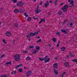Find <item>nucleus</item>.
<instances>
[{"mask_svg": "<svg viewBox=\"0 0 77 77\" xmlns=\"http://www.w3.org/2000/svg\"><path fill=\"white\" fill-rule=\"evenodd\" d=\"M38 34V32L34 33L31 32L29 34V35H26V37L28 38H29V39H30V36H36Z\"/></svg>", "mask_w": 77, "mask_h": 77, "instance_id": "f257e3e1", "label": "nucleus"}, {"mask_svg": "<svg viewBox=\"0 0 77 77\" xmlns=\"http://www.w3.org/2000/svg\"><path fill=\"white\" fill-rule=\"evenodd\" d=\"M20 55L18 54H16L14 55V59L16 61H19L20 59Z\"/></svg>", "mask_w": 77, "mask_h": 77, "instance_id": "f03ea898", "label": "nucleus"}, {"mask_svg": "<svg viewBox=\"0 0 77 77\" xmlns=\"http://www.w3.org/2000/svg\"><path fill=\"white\" fill-rule=\"evenodd\" d=\"M64 7L62 8V10L64 12H67V9L68 8V5H65L64 6Z\"/></svg>", "mask_w": 77, "mask_h": 77, "instance_id": "7ed1b4c3", "label": "nucleus"}, {"mask_svg": "<svg viewBox=\"0 0 77 77\" xmlns=\"http://www.w3.org/2000/svg\"><path fill=\"white\" fill-rule=\"evenodd\" d=\"M17 6H19V7H22L23 5V3L22 2L19 1L17 2Z\"/></svg>", "mask_w": 77, "mask_h": 77, "instance_id": "20e7f679", "label": "nucleus"}, {"mask_svg": "<svg viewBox=\"0 0 77 77\" xmlns=\"http://www.w3.org/2000/svg\"><path fill=\"white\" fill-rule=\"evenodd\" d=\"M69 30V29L67 28L66 30H65L64 29H61V32L62 33H65V34H67L68 33V32H67L66 31H68Z\"/></svg>", "mask_w": 77, "mask_h": 77, "instance_id": "39448f33", "label": "nucleus"}, {"mask_svg": "<svg viewBox=\"0 0 77 77\" xmlns=\"http://www.w3.org/2000/svg\"><path fill=\"white\" fill-rule=\"evenodd\" d=\"M27 74L26 75L27 77H29V76H30L31 74H32V71L31 70H29V71H27L26 72Z\"/></svg>", "mask_w": 77, "mask_h": 77, "instance_id": "423d86ee", "label": "nucleus"}, {"mask_svg": "<svg viewBox=\"0 0 77 77\" xmlns=\"http://www.w3.org/2000/svg\"><path fill=\"white\" fill-rule=\"evenodd\" d=\"M38 8H39V7L38 6L37 7V8L36 11V14H39V12H42V10H41L40 9H38Z\"/></svg>", "mask_w": 77, "mask_h": 77, "instance_id": "0eeeda50", "label": "nucleus"}, {"mask_svg": "<svg viewBox=\"0 0 77 77\" xmlns=\"http://www.w3.org/2000/svg\"><path fill=\"white\" fill-rule=\"evenodd\" d=\"M58 64H57V63H54V64L53 65V67L54 68H55L56 69H57L58 68Z\"/></svg>", "mask_w": 77, "mask_h": 77, "instance_id": "6e6552de", "label": "nucleus"}, {"mask_svg": "<svg viewBox=\"0 0 77 77\" xmlns=\"http://www.w3.org/2000/svg\"><path fill=\"white\" fill-rule=\"evenodd\" d=\"M64 65L66 67H68L69 65V63L68 62H66L65 63Z\"/></svg>", "mask_w": 77, "mask_h": 77, "instance_id": "1a4fd4ad", "label": "nucleus"}, {"mask_svg": "<svg viewBox=\"0 0 77 77\" xmlns=\"http://www.w3.org/2000/svg\"><path fill=\"white\" fill-rule=\"evenodd\" d=\"M50 60V58H49L48 59H45V60L44 61V62L45 63H47V62H49V61Z\"/></svg>", "mask_w": 77, "mask_h": 77, "instance_id": "9d476101", "label": "nucleus"}, {"mask_svg": "<svg viewBox=\"0 0 77 77\" xmlns=\"http://www.w3.org/2000/svg\"><path fill=\"white\" fill-rule=\"evenodd\" d=\"M54 72L55 73V74L56 75V74H58V72L57 71V70H56V69H53Z\"/></svg>", "mask_w": 77, "mask_h": 77, "instance_id": "9b49d317", "label": "nucleus"}, {"mask_svg": "<svg viewBox=\"0 0 77 77\" xmlns=\"http://www.w3.org/2000/svg\"><path fill=\"white\" fill-rule=\"evenodd\" d=\"M6 36L9 37L11 36V32H7L6 33Z\"/></svg>", "mask_w": 77, "mask_h": 77, "instance_id": "f8f14e48", "label": "nucleus"}, {"mask_svg": "<svg viewBox=\"0 0 77 77\" xmlns=\"http://www.w3.org/2000/svg\"><path fill=\"white\" fill-rule=\"evenodd\" d=\"M19 10L18 9H15L14 11V13H16V14H17V13H18L19 12Z\"/></svg>", "mask_w": 77, "mask_h": 77, "instance_id": "ddd939ff", "label": "nucleus"}, {"mask_svg": "<svg viewBox=\"0 0 77 77\" xmlns=\"http://www.w3.org/2000/svg\"><path fill=\"white\" fill-rule=\"evenodd\" d=\"M20 66H23V64H20L19 65H18L17 66H16L15 68H19Z\"/></svg>", "mask_w": 77, "mask_h": 77, "instance_id": "4468645a", "label": "nucleus"}, {"mask_svg": "<svg viewBox=\"0 0 77 77\" xmlns=\"http://www.w3.org/2000/svg\"><path fill=\"white\" fill-rule=\"evenodd\" d=\"M11 62L12 61H10L9 62H7L6 63H5V65H11Z\"/></svg>", "mask_w": 77, "mask_h": 77, "instance_id": "2eb2a0df", "label": "nucleus"}, {"mask_svg": "<svg viewBox=\"0 0 77 77\" xmlns=\"http://www.w3.org/2000/svg\"><path fill=\"white\" fill-rule=\"evenodd\" d=\"M17 71H13L11 72V74L12 75H13V74H17Z\"/></svg>", "mask_w": 77, "mask_h": 77, "instance_id": "dca6fc26", "label": "nucleus"}, {"mask_svg": "<svg viewBox=\"0 0 77 77\" xmlns=\"http://www.w3.org/2000/svg\"><path fill=\"white\" fill-rule=\"evenodd\" d=\"M29 49H33V48H34V46L33 45L29 46Z\"/></svg>", "mask_w": 77, "mask_h": 77, "instance_id": "f3484780", "label": "nucleus"}, {"mask_svg": "<svg viewBox=\"0 0 77 77\" xmlns=\"http://www.w3.org/2000/svg\"><path fill=\"white\" fill-rule=\"evenodd\" d=\"M66 49V48L64 47H63L61 48V50L63 51L64 50H65Z\"/></svg>", "mask_w": 77, "mask_h": 77, "instance_id": "a211bd4d", "label": "nucleus"}, {"mask_svg": "<svg viewBox=\"0 0 77 77\" xmlns=\"http://www.w3.org/2000/svg\"><path fill=\"white\" fill-rule=\"evenodd\" d=\"M39 60H40V61H42L43 60H45V58H44L41 59V57H39Z\"/></svg>", "mask_w": 77, "mask_h": 77, "instance_id": "6ab92c4d", "label": "nucleus"}, {"mask_svg": "<svg viewBox=\"0 0 77 77\" xmlns=\"http://www.w3.org/2000/svg\"><path fill=\"white\" fill-rule=\"evenodd\" d=\"M58 14L59 15H61L62 14V11H58Z\"/></svg>", "mask_w": 77, "mask_h": 77, "instance_id": "aec40b11", "label": "nucleus"}, {"mask_svg": "<svg viewBox=\"0 0 77 77\" xmlns=\"http://www.w3.org/2000/svg\"><path fill=\"white\" fill-rule=\"evenodd\" d=\"M26 60H31V58H30V57L29 56H28L27 58H26Z\"/></svg>", "mask_w": 77, "mask_h": 77, "instance_id": "412c9836", "label": "nucleus"}, {"mask_svg": "<svg viewBox=\"0 0 77 77\" xmlns=\"http://www.w3.org/2000/svg\"><path fill=\"white\" fill-rule=\"evenodd\" d=\"M66 72H63L62 74L61 75V77H63L64 76V75L66 74Z\"/></svg>", "mask_w": 77, "mask_h": 77, "instance_id": "4be33fe9", "label": "nucleus"}, {"mask_svg": "<svg viewBox=\"0 0 77 77\" xmlns=\"http://www.w3.org/2000/svg\"><path fill=\"white\" fill-rule=\"evenodd\" d=\"M41 42V39H40L37 41V44H38V43H39V42Z\"/></svg>", "mask_w": 77, "mask_h": 77, "instance_id": "5701e85b", "label": "nucleus"}, {"mask_svg": "<svg viewBox=\"0 0 77 77\" xmlns=\"http://www.w3.org/2000/svg\"><path fill=\"white\" fill-rule=\"evenodd\" d=\"M52 41L53 42H56V39L55 38H53L52 39Z\"/></svg>", "mask_w": 77, "mask_h": 77, "instance_id": "b1692460", "label": "nucleus"}, {"mask_svg": "<svg viewBox=\"0 0 77 77\" xmlns=\"http://www.w3.org/2000/svg\"><path fill=\"white\" fill-rule=\"evenodd\" d=\"M49 5V3H46L45 5V7H47Z\"/></svg>", "mask_w": 77, "mask_h": 77, "instance_id": "393cba45", "label": "nucleus"}, {"mask_svg": "<svg viewBox=\"0 0 77 77\" xmlns=\"http://www.w3.org/2000/svg\"><path fill=\"white\" fill-rule=\"evenodd\" d=\"M27 21H31V17H28L27 18Z\"/></svg>", "mask_w": 77, "mask_h": 77, "instance_id": "a878e982", "label": "nucleus"}, {"mask_svg": "<svg viewBox=\"0 0 77 77\" xmlns=\"http://www.w3.org/2000/svg\"><path fill=\"white\" fill-rule=\"evenodd\" d=\"M19 11H20L19 12H20V13H23V12H24V11H23V10L21 9H20L19 10Z\"/></svg>", "mask_w": 77, "mask_h": 77, "instance_id": "bb28decb", "label": "nucleus"}, {"mask_svg": "<svg viewBox=\"0 0 77 77\" xmlns=\"http://www.w3.org/2000/svg\"><path fill=\"white\" fill-rule=\"evenodd\" d=\"M19 72H23V69L21 68L19 69Z\"/></svg>", "mask_w": 77, "mask_h": 77, "instance_id": "cd10ccee", "label": "nucleus"}, {"mask_svg": "<svg viewBox=\"0 0 77 77\" xmlns=\"http://www.w3.org/2000/svg\"><path fill=\"white\" fill-rule=\"evenodd\" d=\"M24 15H25V17H29V15L27 14V13L26 12L25 13Z\"/></svg>", "mask_w": 77, "mask_h": 77, "instance_id": "c85d7f7f", "label": "nucleus"}, {"mask_svg": "<svg viewBox=\"0 0 77 77\" xmlns=\"http://www.w3.org/2000/svg\"><path fill=\"white\" fill-rule=\"evenodd\" d=\"M2 41L4 43V44H7V42H5V39H3Z\"/></svg>", "mask_w": 77, "mask_h": 77, "instance_id": "c756f323", "label": "nucleus"}, {"mask_svg": "<svg viewBox=\"0 0 77 77\" xmlns=\"http://www.w3.org/2000/svg\"><path fill=\"white\" fill-rule=\"evenodd\" d=\"M8 76L6 75H2L1 77H7Z\"/></svg>", "mask_w": 77, "mask_h": 77, "instance_id": "7c9ffc66", "label": "nucleus"}, {"mask_svg": "<svg viewBox=\"0 0 77 77\" xmlns=\"http://www.w3.org/2000/svg\"><path fill=\"white\" fill-rule=\"evenodd\" d=\"M56 35H58V36H59L60 37L61 36V35H60V32H58L57 33H56Z\"/></svg>", "mask_w": 77, "mask_h": 77, "instance_id": "2f4dec72", "label": "nucleus"}, {"mask_svg": "<svg viewBox=\"0 0 77 77\" xmlns=\"http://www.w3.org/2000/svg\"><path fill=\"white\" fill-rule=\"evenodd\" d=\"M41 20L42 22H45V19H41Z\"/></svg>", "mask_w": 77, "mask_h": 77, "instance_id": "473e14b6", "label": "nucleus"}, {"mask_svg": "<svg viewBox=\"0 0 77 77\" xmlns=\"http://www.w3.org/2000/svg\"><path fill=\"white\" fill-rule=\"evenodd\" d=\"M48 55H46L45 57V59H48Z\"/></svg>", "mask_w": 77, "mask_h": 77, "instance_id": "72a5a7b5", "label": "nucleus"}, {"mask_svg": "<svg viewBox=\"0 0 77 77\" xmlns=\"http://www.w3.org/2000/svg\"><path fill=\"white\" fill-rule=\"evenodd\" d=\"M74 3V1L72 0L71 1V2H70V5H71V4H73Z\"/></svg>", "mask_w": 77, "mask_h": 77, "instance_id": "f704fd0d", "label": "nucleus"}, {"mask_svg": "<svg viewBox=\"0 0 77 77\" xmlns=\"http://www.w3.org/2000/svg\"><path fill=\"white\" fill-rule=\"evenodd\" d=\"M36 48L37 50H39L40 49L39 47L38 46H37Z\"/></svg>", "mask_w": 77, "mask_h": 77, "instance_id": "c9c22d12", "label": "nucleus"}, {"mask_svg": "<svg viewBox=\"0 0 77 77\" xmlns=\"http://www.w3.org/2000/svg\"><path fill=\"white\" fill-rule=\"evenodd\" d=\"M73 25V23H71L70 24V27H72V26Z\"/></svg>", "mask_w": 77, "mask_h": 77, "instance_id": "e433bc0d", "label": "nucleus"}, {"mask_svg": "<svg viewBox=\"0 0 77 77\" xmlns=\"http://www.w3.org/2000/svg\"><path fill=\"white\" fill-rule=\"evenodd\" d=\"M75 6L74 4H73V5H72L71 6H69V8L70 9V8H71V7H72V6Z\"/></svg>", "mask_w": 77, "mask_h": 77, "instance_id": "4c0bfd02", "label": "nucleus"}, {"mask_svg": "<svg viewBox=\"0 0 77 77\" xmlns=\"http://www.w3.org/2000/svg\"><path fill=\"white\" fill-rule=\"evenodd\" d=\"M17 2L18 1L17 0H14L13 3H15Z\"/></svg>", "mask_w": 77, "mask_h": 77, "instance_id": "58836bf2", "label": "nucleus"}, {"mask_svg": "<svg viewBox=\"0 0 77 77\" xmlns=\"http://www.w3.org/2000/svg\"><path fill=\"white\" fill-rule=\"evenodd\" d=\"M18 26V24L16 23L15 25V27H17Z\"/></svg>", "mask_w": 77, "mask_h": 77, "instance_id": "ea45409f", "label": "nucleus"}, {"mask_svg": "<svg viewBox=\"0 0 77 77\" xmlns=\"http://www.w3.org/2000/svg\"><path fill=\"white\" fill-rule=\"evenodd\" d=\"M36 53H37V51H36V50L35 51H33V53L34 54H36Z\"/></svg>", "mask_w": 77, "mask_h": 77, "instance_id": "a19ab883", "label": "nucleus"}, {"mask_svg": "<svg viewBox=\"0 0 77 77\" xmlns=\"http://www.w3.org/2000/svg\"><path fill=\"white\" fill-rule=\"evenodd\" d=\"M42 3H43V2H42V1H41V2L40 3V5H41V6H42Z\"/></svg>", "mask_w": 77, "mask_h": 77, "instance_id": "79ce46f5", "label": "nucleus"}, {"mask_svg": "<svg viewBox=\"0 0 77 77\" xmlns=\"http://www.w3.org/2000/svg\"><path fill=\"white\" fill-rule=\"evenodd\" d=\"M4 56H5V54H3L1 57H0V59H2V58L3 57H4Z\"/></svg>", "mask_w": 77, "mask_h": 77, "instance_id": "37998d69", "label": "nucleus"}, {"mask_svg": "<svg viewBox=\"0 0 77 77\" xmlns=\"http://www.w3.org/2000/svg\"><path fill=\"white\" fill-rule=\"evenodd\" d=\"M69 55H67V56L66 57V59H69Z\"/></svg>", "mask_w": 77, "mask_h": 77, "instance_id": "c03bdc74", "label": "nucleus"}, {"mask_svg": "<svg viewBox=\"0 0 77 77\" xmlns=\"http://www.w3.org/2000/svg\"><path fill=\"white\" fill-rule=\"evenodd\" d=\"M70 57H74V56H75V55H70Z\"/></svg>", "mask_w": 77, "mask_h": 77, "instance_id": "a18cd8bd", "label": "nucleus"}, {"mask_svg": "<svg viewBox=\"0 0 77 77\" xmlns=\"http://www.w3.org/2000/svg\"><path fill=\"white\" fill-rule=\"evenodd\" d=\"M27 51H23V53H27Z\"/></svg>", "mask_w": 77, "mask_h": 77, "instance_id": "49530a36", "label": "nucleus"}, {"mask_svg": "<svg viewBox=\"0 0 77 77\" xmlns=\"http://www.w3.org/2000/svg\"><path fill=\"white\" fill-rule=\"evenodd\" d=\"M68 20H69V19H66L64 21L66 22V21H68Z\"/></svg>", "mask_w": 77, "mask_h": 77, "instance_id": "de8ad7c7", "label": "nucleus"}, {"mask_svg": "<svg viewBox=\"0 0 77 77\" xmlns=\"http://www.w3.org/2000/svg\"><path fill=\"white\" fill-rule=\"evenodd\" d=\"M34 20H38L39 19L37 17H35L34 18Z\"/></svg>", "mask_w": 77, "mask_h": 77, "instance_id": "09e8293b", "label": "nucleus"}, {"mask_svg": "<svg viewBox=\"0 0 77 77\" xmlns=\"http://www.w3.org/2000/svg\"><path fill=\"white\" fill-rule=\"evenodd\" d=\"M57 0H55V2L54 3V4H56V3H57Z\"/></svg>", "mask_w": 77, "mask_h": 77, "instance_id": "8fccbe9b", "label": "nucleus"}, {"mask_svg": "<svg viewBox=\"0 0 77 77\" xmlns=\"http://www.w3.org/2000/svg\"><path fill=\"white\" fill-rule=\"evenodd\" d=\"M66 23V22H65V21H64L63 22V25L64 24H65V23Z\"/></svg>", "mask_w": 77, "mask_h": 77, "instance_id": "3c124183", "label": "nucleus"}, {"mask_svg": "<svg viewBox=\"0 0 77 77\" xmlns=\"http://www.w3.org/2000/svg\"><path fill=\"white\" fill-rule=\"evenodd\" d=\"M63 4H65V3H61L60 5V6H62V5H63Z\"/></svg>", "mask_w": 77, "mask_h": 77, "instance_id": "603ef678", "label": "nucleus"}, {"mask_svg": "<svg viewBox=\"0 0 77 77\" xmlns=\"http://www.w3.org/2000/svg\"><path fill=\"white\" fill-rule=\"evenodd\" d=\"M15 40H14L12 41V42H13V43H15Z\"/></svg>", "mask_w": 77, "mask_h": 77, "instance_id": "864d4df0", "label": "nucleus"}, {"mask_svg": "<svg viewBox=\"0 0 77 77\" xmlns=\"http://www.w3.org/2000/svg\"><path fill=\"white\" fill-rule=\"evenodd\" d=\"M59 44H57V47H59Z\"/></svg>", "mask_w": 77, "mask_h": 77, "instance_id": "5fc2aeb1", "label": "nucleus"}, {"mask_svg": "<svg viewBox=\"0 0 77 77\" xmlns=\"http://www.w3.org/2000/svg\"><path fill=\"white\" fill-rule=\"evenodd\" d=\"M42 23V21L41 20V21H40L39 23V24H41Z\"/></svg>", "mask_w": 77, "mask_h": 77, "instance_id": "6e6d98bb", "label": "nucleus"}, {"mask_svg": "<svg viewBox=\"0 0 77 77\" xmlns=\"http://www.w3.org/2000/svg\"><path fill=\"white\" fill-rule=\"evenodd\" d=\"M69 54L72 55V52H70L69 53Z\"/></svg>", "mask_w": 77, "mask_h": 77, "instance_id": "4d7b16f0", "label": "nucleus"}, {"mask_svg": "<svg viewBox=\"0 0 77 77\" xmlns=\"http://www.w3.org/2000/svg\"><path fill=\"white\" fill-rule=\"evenodd\" d=\"M50 3H53V1H50Z\"/></svg>", "mask_w": 77, "mask_h": 77, "instance_id": "13d9d810", "label": "nucleus"}, {"mask_svg": "<svg viewBox=\"0 0 77 77\" xmlns=\"http://www.w3.org/2000/svg\"><path fill=\"white\" fill-rule=\"evenodd\" d=\"M60 41H59L58 42V44H60Z\"/></svg>", "mask_w": 77, "mask_h": 77, "instance_id": "bf43d9fd", "label": "nucleus"}, {"mask_svg": "<svg viewBox=\"0 0 77 77\" xmlns=\"http://www.w3.org/2000/svg\"><path fill=\"white\" fill-rule=\"evenodd\" d=\"M49 46H50V47H51V44H49Z\"/></svg>", "mask_w": 77, "mask_h": 77, "instance_id": "052dcab7", "label": "nucleus"}, {"mask_svg": "<svg viewBox=\"0 0 77 77\" xmlns=\"http://www.w3.org/2000/svg\"><path fill=\"white\" fill-rule=\"evenodd\" d=\"M57 59H58V58H57V57H56V58H55V60H57Z\"/></svg>", "mask_w": 77, "mask_h": 77, "instance_id": "680f3d73", "label": "nucleus"}, {"mask_svg": "<svg viewBox=\"0 0 77 77\" xmlns=\"http://www.w3.org/2000/svg\"><path fill=\"white\" fill-rule=\"evenodd\" d=\"M71 0H69L68 1V2H69H69H71Z\"/></svg>", "mask_w": 77, "mask_h": 77, "instance_id": "e2e57ef3", "label": "nucleus"}, {"mask_svg": "<svg viewBox=\"0 0 77 77\" xmlns=\"http://www.w3.org/2000/svg\"><path fill=\"white\" fill-rule=\"evenodd\" d=\"M23 68L24 69H26V66H25L23 67Z\"/></svg>", "mask_w": 77, "mask_h": 77, "instance_id": "0e129e2a", "label": "nucleus"}, {"mask_svg": "<svg viewBox=\"0 0 77 77\" xmlns=\"http://www.w3.org/2000/svg\"><path fill=\"white\" fill-rule=\"evenodd\" d=\"M40 32V30H39V31H38V32H38V33H39V32Z\"/></svg>", "mask_w": 77, "mask_h": 77, "instance_id": "69168bd1", "label": "nucleus"}, {"mask_svg": "<svg viewBox=\"0 0 77 77\" xmlns=\"http://www.w3.org/2000/svg\"><path fill=\"white\" fill-rule=\"evenodd\" d=\"M16 6H13V8H16Z\"/></svg>", "mask_w": 77, "mask_h": 77, "instance_id": "338daca9", "label": "nucleus"}, {"mask_svg": "<svg viewBox=\"0 0 77 77\" xmlns=\"http://www.w3.org/2000/svg\"><path fill=\"white\" fill-rule=\"evenodd\" d=\"M39 38H40V36H38V39H39Z\"/></svg>", "mask_w": 77, "mask_h": 77, "instance_id": "774afa93", "label": "nucleus"}]
</instances>
